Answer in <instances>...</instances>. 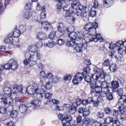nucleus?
Segmentation results:
<instances>
[{"instance_id": "a18cd8bd", "label": "nucleus", "mask_w": 126, "mask_h": 126, "mask_svg": "<svg viewBox=\"0 0 126 126\" xmlns=\"http://www.w3.org/2000/svg\"><path fill=\"white\" fill-rule=\"evenodd\" d=\"M114 120L113 122V126H119L121 124L120 122L117 119H113Z\"/></svg>"}, {"instance_id": "0e129e2a", "label": "nucleus", "mask_w": 126, "mask_h": 126, "mask_svg": "<svg viewBox=\"0 0 126 126\" xmlns=\"http://www.w3.org/2000/svg\"><path fill=\"white\" fill-rule=\"evenodd\" d=\"M51 85L50 84V82L49 81H47L44 87L46 89L49 90L51 88Z\"/></svg>"}, {"instance_id": "ddd939ff", "label": "nucleus", "mask_w": 126, "mask_h": 126, "mask_svg": "<svg viewBox=\"0 0 126 126\" xmlns=\"http://www.w3.org/2000/svg\"><path fill=\"white\" fill-rule=\"evenodd\" d=\"M103 7L105 8H108L110 6L113 2V0H102Z\"/></svg>"}, {"instance_id": "c03bdc74", "label": "nucleus", "mask_w": 126, "mask_h": 126, "mask_svg": "<svg viewBox=\"0 0 126 126\" xmlns=\"http://www.w3.org/2000/svg\"><path fill=\"white\" fill-rule=\"evenodd\" d=\"M87 42L85 40V41H82V42H81V43L79 44L78 45L81 44V47L82 48V50H83V49H86V47L87 46Z\"/></svg>"}, {"instance_id": "680f3d73", "label": "nucleus", "mask_w": 126, "mask_h": 126, "mask_svg": "<svg viewBox=\"0 0 126 126\" xmlns=\"http://www.w3.org/2000/svg\"><path fill=\"white\" fill-rule=\"evenodd\" d=\"M90 83L91 88L92 89V90H93L97 86L96 84V82L92 81Z\"/></svg>"}, {"instance_id": "774afa93", "label": "nucleus", "mask_w": 126, "mask_h": 126, "mask_svg": "<svg viewBox=\"0 0 126 126\" xmlns=\"http://www.w3.org/2000/svg\"><path fill=\"white\" fill-rule=\"evenodd\" d=\"M85 109L82 107H81L79 108L78 110V112L80 114H83Z\"/></svg>"}, {"instance_id": "4468645a", "label": "nucleus", "mask_w": 126, "mask_h": 126, "mask_svg": "<svg viewBox=\"0 0 126 126\" xmlns=\"http://www.w3.org/2000/svg\"><path fill=\"white\" fill-rule=\"evenodd\" d=\"M64 122L66 125H69L71 126L70 122L72 120V117L69 114L66 115L64 116Z\"/></svg>"}, {"instance_id": "f8f14e48", "label": "nucleus", "mask_w": 126, "mask_h": 126, "mask_svg": "<svg viewBox=\"0 0 126 126\" xmlns=\"http://www.w3.org/2000/svg\"><path fill=\"white\" fill-rule=\"evenodd\" d=\"M11 68L13 70H14L16 69L17 67L18 64L14 60L11 59L9 61Z\"/></svg>"}, {"instance_id": "a19ab883", "label": "nucleus", "mask_w": 126, "mask_h": 126, "mask_svg": "<svg viewBox=\"0 0 126 126\" xmlns=\"http://www.w3.org/2000/svg\"><path fill=\"white\" fill-rule=\"evenodd\" d=\"M91 79L92 81L96 82L99 78L97 74H95L92 75Z\"/></svg>"}, {"instance_id": "c756f323", "label": "nucleus", "mask_w": 126, "mask_h": 126, "mask_svg": "<svg viewBox=\"0 0 126 126\" xmlns=\"http://www.w3.org/2000/svg\"><path fill=\"white\" fill-rule=\"evenodd\" d=\"M18 115V112L15 110H13L10 112V116L12 118H15Z\"/></svg>"}, {"instance_id": "2eb2a0df", "label": "nucleus", "mask_w": 126, "mask_h": 126, "mask_svg": "<svg viewBox=\"0 0 126 126\" xmlns=\"http://www.w3.org/2000/svg\"><path fill=\"white\" fill-rule=\"evenodd\" d=\"M95 35L89 34V36L86 37L85 40L88 43L90 42L94 41L95 42H96L97 40L95 39Z\"/></svg>"}, {"instance_id": "bf43d9fd", "label": "nucleus", "mask_w": 126, "mask_h": 126, "mask_svg": "<svg viewBox=\"0 0 126 126\" xmlns=\"http://www.w3.org/2000/svg\"><path fill=\"white\" fill-rule=\"evenodd\" d=\"M32 4L30 3L27 4L25 7V9L26 11H29L31 10L32 7Z\"/></svg>"}, {"instance_id": "ea45409f", "label": "nucleus", "mask_w": 126, "mask_h": 126, "mask_svg": "<svg viewBox=\"0 0 126 126\" xmlns=\"http://www.w3.org/2000/svg\"><path fill=\"white\" fill-rule=\"evenodd\" d=\"M119 111L118 110H112L110 114L112 116H114L115 117H117L119 113Z\"/></svg>"}, {"instance_id": "393cba45", "label": "nucleus", "mask_w": 126, "mask_h": 126, "mask_svg": "<svg viewBox=\"0 0 126 126\" xmlns=\"http://www.w3.org/2000/svg\"><path fill=\"white\" fill-rule=\"evenodd\" d=\"M94 23L91 22H88L84 26V30L87 31L89 29L93 27L94 26Z\"/></svg>"}, {"instance_id": "1a4fd4ad", "label": "nucleus", "mask_w": 126, "mask_h": 126, "mask_svg": "<svg viewBox=\"0 0 126 126\" xmlns=\"http://www.w3.org/2000/svg\"><path fill=\"white\" fill-rule=\"evenodd\" d=\"M64 27V23L62 22H59L57 23L56 27L60 33L59 35H57L58 37H60L62 35L63 29Z\"/></svg>"}, {"instance_id": "b1692460", "label": "nucleus", "mask_w": 126, "mask_h": 126, "mask_svg": "<svg viewBox=\"0 0 126 126\" xmlns=\"http://www.w3.org/2000/svg\"><path fill=\"white\" fill-rule=\"evenodd\" d=\"M36 38L40 40H44L46 37V34L42 32H38L36 35Z\"/></svg>"}, {"instance_id": "58836bf2", "label": "nucleus", "mask_w": 126, "mask_h": 126, "mask_svg": "<svg viewBox=\"0 0 126 126\" xmlns=\"http://www.w3.org/2000/svg\"><path fill=\"white\" fill-rule=\"evenodd\" d=\"M32 15V12H27L25 13L23 16L24 18L29 19L31 17Z\"/></svg>"}, {"instance_id": "e2e57ef3", "label": "nucleus", "mask_w": 126, "mask_h": 126, "mask_svg": "<svg viewBox=\"0 0 126 126\" xmlns=\"http://www.w3.org/2000/svg\"><path fill=\"white\" fill-rule=\"evenodd\" d=\"M101 123L97 121H96L93 123L92 126H102Z\"/></svg>"}, {"instance_id": "052dcab7", "label": "nucleus", "mask_w": 126, "mask_h": 126, "mask_svg": "<svg viewBox=\"0 0 126 126\" xmlns=\"http://www.w3.org/2000/svg\"><path fill=\"white\" fill-rule=\"evenodd\" d=\"M55 36V32L54 31H52L49 35V37L50 39H53Z\"/></svg>"}, {"instance_id": "37998d69", "label": "nucleus", "mask_w": 126, "mask_h": 126, "mask_svg": "<svg viewBox=\"0 0 126 126\" xmlns=\"http://www.w3.org/2000/svg\"><path fill=\"white\" fill-rule=\"evenodd\" d=\"M109 93L110 91V90L108 89L106 90V91L103 90V91H102L100 93V95L102 97H104L105 96H107V94H108L107 93Z\"/></svg>"}, {"instance_id": "473e14b6", "label": "nucleus", "mask_w": 126, "mask_h": 126, "mask_svg": "<svg viewBox=\"0 0 126 126\" xmlns=\"http://www.w3.org/2000/svg\"><path fill=\"white\" fill-rule=\"evenodd\" d=\"M102 90L101 87L97 85L93 90V91H91V92L93 93L95 91L97 93H101Z\"/></svg>"}, {"instance_id": "c9c22d12", "label": "nucleus", "mask_w": 126, "mask_h": 126, "mask_svg": "<svg viewBox=\"0 0 126 126\" xmlns=\"http://www.w3.org/2000/svg\"><path fill=\"white\" fill-rule=\"evenodd\" d=\"M82 74L80 73H77L75 76V78L79 81H81L83 79V77H82Z\"/></svg>"}, {"instance_id": "6ab92c4d", "label": "nucleus", "mask_w": 126, "mask_h": 126, "mask_svg": "<svg viewBox=\"0 0 126 126\" xmlns=\"http://www.w3.org/2000/svg\"><path fill=\"white\" fill-rule=\"evenodd\" d=\"M91 125L90 120L88 118H86L83 120L81 126H90Z\"/></svg>"}, {"instance_id": "6e6d98bb", "label": "nucleus", "mask_w": 126, "mask_h": 126, "mask_svg": "<svg viewBox=\"0 0 126 126\" xmlns=\"http://www.w3.org/2000/svg\"><path fill=\"white\" fill-rule=\"evenodd\" d=\"M110 63V62L108 59H106L103 63V65L105 66H109Z\"/></svg>"}, {"instance_id": "5fc2aeb1", "label": "nucleus", "mask_w": 126, "mask_h": 126, "mask_svg": "<svg viewBox=\"0 0 126 126\" xmlns=\"http://www.w3.org/2000/svg\"><path fill=\"white\" fill-rule=\"evenodd\" d=\"M38 90L36 94H40L41 97H43V96L42 94L45 93V90L42 89H39Z\"/></svg>"}, {"instance_id": "f03ea898", "label": "nucleus", "mask_w": 126, "mask_h": 126, "mask_svg": "<svg viewBox=\"0 0 126 126\" xmlns=\"http://www.w3.org/2000/svg\"><path fill=\"white\" fill-rule=\"evenodd\" d=\"M25 57L26 59L23 62V63L25 65L29 64L31 66H33L36 64V62L38 60L36 58L32 57L31 53L29 52L25 53Z\"/></svg>"}, {"instance_id": "79ce46f5", "label": "nucleus", "mask_w": 126, "mask_h": 126, "mask_svg": "<svg viewBox=\"0 0 126 126\" xmlns=\"http://www.w3.org/2000/svg\"><path fill=\"white\" fill-rule=\"evenodd\" d=\"M81 99L79 98H78L76 99V102H74L72 103V104L77 107L78 106H79L81 104Z\"/></svg>"}, {"instance_id": "4d7b16f0", "label": "nucleus", "mask_w": 126, "mask_h": 126, "mask_svg": "<svg viewBox=\"0 0 126 126\" xmlns=\"http://www.w3.org/2000/svg\"><path fill=\"white\" fill-rule=\"evenodd\" d=\"M107 99L109 100H112L113 99V94L112 93L110 92L108 93L107 94L106 96Z\"/></svg>"}, {"instance_id": "49530a36", "label": "nucleus", "mask_w": 126, "mask_h": 126, "mask_svg": "<svg viewBox=\"0 0 126 126\" xmlns=\"http://www.w3.org/2000/svg\"><path fill=\"white\" fill-rule=\"evenodd\" d=\"M120 96H121L124 94L123 89V88H120L117 89L116 90V91Z\"/></svg>"}, {"instance_id": "cd10ccee", "label": "nucleus", "mask_w": 126, "mask_h": 126, "mask_svg": "<svg viewBox=\"0 0 126 126\" xmlns=\"http://www.w3.org/2000/svg\"><path fill=\"white\" fill-rule=\"evenodd\" d=\"M45 12H41L40 15V18H41L40 21H39L38 19L37 20L38 22H40L42 25H43V24L44 22L42 20L45 18L46 17V16Z\"/></svg>"}, {"instance_id": "0eeeda50", "label": "nucleus", "mask_w": 126, "mask_h": 126, "mask_svg": "<svg viewBox=\"0 0 126 126\" xmlns=\"http://www.w3.org/2000/svg\"><path fill=\"white\" fill-rule=\"evenodd\" d=\"M13 90L12 91L14 90L13 93L14 94L16 95L18 93H19L21 94L23 93V88L22 86L20 85H17L16 87H13Z\"/></svg>"}, {"instance_id": "f704fd0d", "label": "nucleus", "mask_w": 126, "mask_h": 126, "mask_svg": "<svg viewBox=\"0 0 126 126\" xmlns=\"http://www.w3.org/2000/svg\"><path fill=\"white\" fill-rule=\"evenodd\" d=\"M10 33H13V36L16 37H18L20 34V31L19 30H16L13 32H12Z\"/></svg>"}, {"instance_id": "3c124183", "label": "nucleus", "mask_w": 126, "mask_h": 126, "mask_svg": "<svg viewBox=\"0 0 126 126\" xmlns=\"http://www.w3.org/2000/svg\"><path fill=\"white\" fill-rule=\"evenodd\" d=\"M104 111L106 114H110L112 112V110L110 108L107 107L104 109Z\"/></svg>"}, {"instance_id": "6e6552de", "label": "nucleus", "mask_w": 126, "mask_h": 126, "mask_svg": "<svg viewBox=\"0 0 126 126\" xmlns=\"http://www.w3.org/2000/svg\"><path fill=\"white\" fill-rule=\"evenodd\" d=\"M94 26L90 28L86 31L89 34L95 35L96 32V29L97 28L98 26V23L96 22H94Z\"/></svg>"}, {"instance_id": "a211bd4d", "label": "nucleus", "mask_w": 126, "mask_h": 126, "mask_svg": "<svg viewBox=\"0 0 126 126\" xmlns=\"http://www.w3.org/2000/svg\"><path fill=\"white\" fill-rule=\"evenodd\" d=\"M3 92L4 94L10 96L11 95L12 92L11 89L10 87H5L3 89Z\"/></svg>"}, {"instance_id": "72a5a7b5", "label": "nucleus", "mask_w": 126, "mask_h": 126, "mask_svg": "<svg viewBox=\"0 0 126 126\" xmlns=\"http://www.w3.org/2000/svg\"><path fill=\"white\" fill-rule=\"evenodd\" d=\"M102 70V71L100 73V77L102 79H105L106 77L108 76V75L106 72L104 71L103 69Z\"/></svg>"}, {"instance_id": "e433bc0d", "label": "nucleus", "mask_w": 126, "mask_h": 126, "mask_svg": "<svg viewBox=\"0 0 126 126\" xmlns=\"http://www.w3.org/2000/svg\"><path fill=\"white\" fill-rule=\"evenodd\" d=\"M114 120L113 119L110 117H107L105 120V122L107 124H110V123L112 122Z\"/></svg>"}, {"instance_id": "8fccbe9b", "label": "nucleus", "mask_w": 126, "mask_h": 126, "mask_svg": "<svg viewBox=\"0 0 126 126\" xmlns=\"http://www.w3.org/2000/svg\"><path fill=\"white\" fill-rule=\"evenodd\" d=\"M84 78L85 81L87 82H90L92 81L91 77V76L88 75H84L83 76Z\"/></svg>"}, {"instance_id": "dca6fc26", "label": "nucleus", "mask_w": 126, "mask_h": 126, "mask_svg": "<svg viewBox=\"0 0 126 126\" xmlns=\"http://www.w3.org/2000/svg\"><path fill=\"white\" fill-rule=\"evenodd\" d=\"M13 99L11 97H6L4 101H3V104L5 105H6L8 102L9 106L11 107L13 104Z\"/></svg>"}, {"instance_id": "a878e982", "label": "nucleus", "mask_w": 126, "mask_h": 126, "mask_svg": "<svg viewBox=\"0 0 126 126\" xmlns=\"http://www.w3.org/2000/svg\"><path fill=\"white\" fill-rule=\"evenodd\" d=\"M75 31L74 27L73 25H71L66 28L65 32L67 33V34L74 32Z\"/></svg>"}, {"instance_id": "7c9ffc66", "label": "nucleus", "mask_w": 126, "mask_h": 126, "mask_svg": "<svg viewBox=\"0 0 126 126\" xmlns=\"http://www.w3.org/2000/svg\"><path fill=\"white\" fill-rule=\"evenodd\" d=\"M66 44L67 45L70 47H73L75 46L76 45H77L76 42L73 40L66 41Z\"/></svg>"}, {"instance_id": "603ef678", "label": "nucleus", "mask_w": 126, "mask_h": 126, "mask_svg": "<svg viewBox=\"0 0 126 126\" xmlns=\"http://www.w3.org/2000/svg\"><path fill=\"white\" fill-rule=\"evenodd\" d=\"M54 42L52 41L51 42H50L49 41H48V43H45L44 44V45L48 47H49L51 48L54 45Z\"/></svg>"}, {"instance_id": "20e7f679", "label": "nucleus", "mask_w": 126, "mask_h": 126, "mask_svg": "<svg viewBox=\"0 0 126 126\" xmlns=\"http://www.w3.org/2000/svg\"><path fill=\"white\" fill-rule=\"evenodd\" d=\"M37 47L36 45H32L28 47V49L30 51L34 53V55H31V56L34 58H36L38 60L40 59L41 55L40 53L37 52Z\"/></svg>"}, {"instance_id": "4c0bfd02", "label": "nucleus", "mask_w": 126, "mask_h": 126, "mask_svg": "<svg viewBox=\"0 0 126 126\" xmlns=\"http://www.w3.org/2000/svg\"><path fill=\"white\" fill-rule=\"evenodd\" d=\"M44 23L45 24L44 28L45 30L47 31L51 29V26L50 23H47L46 21L44 22Z\"/></svg>"}, {"instance_id": "bb28decb", "label": "nucleus", "mask_w": 126, "mask_h": 126, "mask_svg": "<svg viewBox=\"0 0 126 126\" xmlns=\"http://www.w3.org/2000/svg\"><path fill=\"white\" fill-rule=\"evenodd\" d=\"M110 85V83L106 81H103L102 82L101 86L102 89L105 90L108 89V88Z\"/></svg>"}, {"instance_id": "f257e3e1", "label": "nucleus", "mask_w": 126, "mask_h": 126, "mask_svg": "<svg viewBox=\"0 0 126 126\" xmlns=\"http://www.w3.org/2000/svg\"><path fill=\"white\" fill-rule=\"evenodd\" d=\"M71 7L72 13H76L77 16L82 17L87 16V12L90 9L87 6L80 4L79 0H75L71 4Z\"/></svg>"}, {"instance_id": "4be33fe9", "label": "nucleus", "mask_w": 126, "mask_h": 126, "mask_svg": "<svg viewBox=\"0 0 126 126\" xmlns=\"http://www.w3.org/2000/svg\"><path fill=\"white\" fill-rule=\"evenodd\" d=\"M119 112L123 113L126 110V103H122L119 107Z\"/></svg>"}, {"instance_id": "13d9d810", "label": "nucleus", "mask_w": 126, "mask_h": 126, "mask_svg": "<svg viewBox=\"0 0 126 126\" xmlns=\"http://www.w3.org/2000/svg\"><path fill=\"white\" fill-rule=\"evenodd\" d=\"M89 67L88 66L84 69L83 72L81 73L83 75V76H84V75L86 74H87L89 73Z\"/></svg>"}, {"instance_id": "f3484780", "label": "nucleus", "mask_w": 126, "mask_h": 126, "mask_svg": "<svg viewBox=\"0 0 126 126\" xmlns=\"http://www.w3.org/2000/svg\"><path fill=\"white\" fill-rule=\"evenodd\" d=\"M29 108L26 105L22 104L19 106V110L21 112L23 113L26 112L27 110V108Z\"/></svg>"}, {"instance_id": "412c9836", "label": "nucleus", "mask_w": 126, "mask_h": 126, "mask_svg": "<svg viewBox=\"0 0 126 126\" xmlns=\"http://www.w3.org/2000/svg\"><path fill=\"white\" fill-rule=\"evenodd\" d=\"M88 8L90 9V10H89L88 12H87V13H88V15L90 17H94L96 15V12L95 10H93L90 7L88 6H87Z\"/></svg>"}, {"instance_id": "2f4dec72", "label": "nucleus", "mask_w": 126, "mask_h": 126, "mask_svg": "<svg viewBox=\"0 0 126 126\" xmlns=\"http://www.w3.org/2000/svg\"><path fill=\"white\" fill-rule=\"evenodd\" d=\"M109 69L111 71L114 72L116 71L117 68L116 64H112L110 65Z\"/></svg>"}, {"instance_id": "9b49d317", "label": "nucleus", "mask_w": 126, "mask_h": 126, "mask_svg": "<svg viewBox=\"0 0 126 126\" xmlns=\"http://www.w3.org/2000/svg\"><path fill=\"white\" fill-rule=\"evenodd\" d=\"M68 36L71 40L76 42V43H77V45H78L80 43H78V40L76 39L77 38V34L76 32H74L72 33H68Z\"/></svg>"}, {"instance_id": "9d476101", "label": "nucleus", "mask_w": 126, "mask_h": 126, "mask_svg": "<svg viewBox=\"0 0 126 126\" xmlns=\"http://www.w3.org/2000/svg\"><path fill=\"white\" fill-rule=\"evenodd\" d=\"M112 90L113 92L116 91V89L119 87V82L117 81H113L111 82Z\"/></svg>"}, {"instance_id": "7ed1b4c3", "label": "nucleus", "mask_w": 126, "mask_h": 126, "mask_svg": "<svg viewBox=\"0 0 126 126\" xmlns=\"http://www.w3.org/2000/svg\"><path fill=\"white\" fill-rule=\"evenodd\" d=\"M39 89L38 85L34 83L32 85L28 86L27 88H25L26 90L25 91V93H27L28 94L32 95L36 93Z\"/></svg>"}, {"instance_id": "69168bd1", "label": "nucleus", "mask_w": 126, "mask_h": 126, "mask_svg": "<svg viewBox=\"0 0 126 126\" xmlns=\"http://www.w3.org/2000/svg\"><path fill=\"white\" fill-rule=\"evenodd\" d=\"M75 49L76 51L78 52H81L83 51L82 48L81 47V46H76Z\"/></svg>"}, {"instance_id": "39448f33", "label": "nucleus", "mask_w": 126, "mask_h": 126, "mask_svg": "<svg viewBox=\"0 0 126 126\" xmlns=\"http://www.w3.org/2000/svg\"><path fill=\"white\" fill-rule=\"evenodd\" d=\"M13 33H9L7 35V36L4 39V41L5 43L6 44H9V47L11 48L14 47V44L13 42V37L12 36Z\"/></svg>"}, {"instance_id": "09e8293b", "label": "nucleus", "mask_w": 126, "mask_h": 126, "mask_svg": "<svg viewBox=\"0 0 126 126\" xmlns=\"http://www.w3.org/2000/svg\"><path fill=\"white\" fill-rule=\"evenodd\" d=\"M90 111L91 110L90 109L87 110L85 109L82 114L83 116L84 117H86L88 116L90 114Z\"/></svg>"}, {"instance_id": "864d4df0", "label": "nucleus", "mask_w": 126, "mask_h": 126, "mask_svg": "<svg viewBox=\"0 0 126 126\" xmlns=\"http://www.w3.org/2000/svg\"><path fill=\"white\" fill-rule=\"evenodd\" d=\"M64 115L62 114H59L58 116L59 119L61 121L63 125L65 123L64 122Z\"/></svg>"}, {"instance_id": "338daca9", "label": "nucleus", "mask_w": 126, "mask_h": 126, "mask_svg": "<svg viewBox=\"0 0 126 126\" xmlns=\"http://www.w3.org/2000/svg\"><path fill=\"white\" fill-rule=\"evenodd\" d=\"M58 3L57 4L56 7L58 9H62V2L61 1H58Z\"/></svg>"}, {"instance_id": "de8ad7c7", "label": "nucleus", "mask_w": 126, "mask_h": 126, "mask_svg": "<svg viewBox=\"0 0 126 126\" xmlns=\"http://www.w3.org/2000/svg\"><path fill=\"white\" fill-rule=\"evenodd\" d=\"M104 112L102 111H99L97 112L96 114L97 116L99 118L102 119L104 116Z\"/></svg>"}, {"instance_id": "aec40b11", "label": "nucleus", "mask_w": 126, "mask_h": 126, "mask_svg": "<svg viewBox=\"0 0 126 126\" xmlns=\"http://www.w3.org/2000/svg\"><path fill=\"white\" fill-rule=\"evenodd\" d=\"M32 104L36 108L39 107L41 105V101L38 99H34L31 101Z\"/></svg>"}, {"instance_id": "423d86ee", "label": "nucleus", "mask_w": 126, "mask_h": 126, "mask_svg": "<svg viewBox=\"0 0 126 126\" xmlns=\"http://www.w3.org/2000/svg\"><path fill=\"white\" fill-rule=\"evenodd\" d=\"M77 34V40H78V43H81L82 41H85V39H84L85 34L84 32L82 31H76Z\"/></svg>"}, {"instance_id": "c85d7f7f", "label": "nucleus", "mask_w": 126, "mask_h": 126, "mask_svg": "<svg viewBox=\"0 0 126 126\" xmlns=\"http://www.w3.org/2000/svg\"><path fill=\"white\" fill-rule=\"evenodd\" d=\"M50 101L53 104H56V106L55 109L56 110H58L59 111L61 110L59 108V106L57 105V104H59V103L60 102L59 101L54 99H50Z\"/></svg>"}, {"instance_id": "5701e85b", "label": "nucleus", "mask_w": 126, "mask_h": 126, "mask_svg": "<svg viewBox=\"0 0 126 126\" xmlns=\"http://www.w3.org/2000/svg\"><path fill=\"white\" fill-rule=\"evenodd\" d=\"M77 106L72 104L71 107L69 109L68 111L70 114H73L77 111Z\"/></svg>"}]
</instances>
